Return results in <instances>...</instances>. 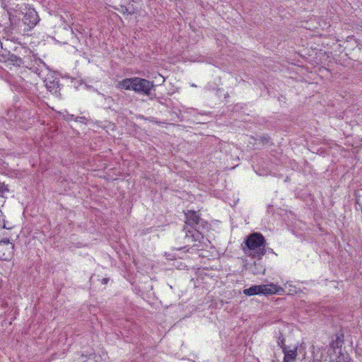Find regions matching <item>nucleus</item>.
<instances>
[{"label":"nucleus","instance_id":"obj_1","mask_svg":"<svg viewBox=\"0 0 362 362\" xmlns=\"http://www.w3.org/2000/svg\"><path fill=\"white\" fill-rule=\"evenodd\" d=\"M154 86L153 81L139 77L127 78L116 85L118 89L133 90L138 94L149 97L151 100L156 98V93L152 91Z\"/></svg>","mask_w":362,"mask_h":362},{"label":"nucleus","instance_id":"obj_2","mask_svg":"<svg viewBox=\"0 0 362 362\" xmlns=\"http://www.w3.org/2000/svg\"><path fill=\"white\" fill-rule=\"evenodd\" d=\"M242 246L245 254L252 258L260 259L267 252L266 240L260 233H252L246 236Z\"/></svg>","mask_w":362,"mask_h":362},{"label":"nucleus","instance_id":"obj_3","mask_svg":"<svg viewBox=\"0 0 362 362\" xmlns=\"http://www.w3.org/2000/svg\"><path fill=\"white\" fill-rule=\"evenodd\" d=\"M185 224L187 227H190L197 231H207L209 229V223L202 218L198 212L189 210L185 213Z\"/></svg>","mask_w":362,"mask_h":362},{"label":"nucleus","instance_id":"obj_4","mask_svg":"<svg viewBox=\"0 0 362 362\" xmlns=\"http://www.w3.org/2000/svg\"><path fill=\"white\" fill-rule=\"evenodd\" d=\"M23 21L25 25L32 28L39 22L40 18L34 8H29L25 13Z\"/></svg>","mask_w":362,"mask_h":362},{"label":"nucleus","instance_id":"obj_5","mask_svg":"<svg viewBox=\"0 0 362 362\" xmlns=\"http://www.w3.org/2000/svg\"><path fill=\"white\" fill-rule=\"evenodd\" d=\"M14 245L0 243V259L10 260L13 255Z\"/></svg>","mask_w":362,"mask_h":362},{"label":"nucleus","instance_id":"obj_6","mask_svg":"<svg viewBox=\"0 0 362 362\" xmlns=\"http://www.w3.org/2000/svg\"><path fill=\"white\" fill-rule=\"evenodd\" d=\"M184 230H185V239L187 240L186 243H193L195 241H200L203 238V231H197L194 229H188L187 226H185Z\"/></svg>","mask_w":362,"mask_h":362},{"label":"nucleus","instance_id":"obj_7","mask_svg":"<svg viewBox=\"0 0 362 362\" xmlns=\"http://www.w3.org/2000/svg\"><path fill=\"white\" fill-rule=\"evenodd\" d=\"M267 284L254 285L248 288L243 290V293L246 296H254L257 294H267Z\"/></svg>","mask_w":362,"mask_h":362},{"label":"nucleus","instance_id":"obj_8","mask_svg":"<svg viewBox=\"0 0 362 362\" xmlns=\"http://www.w3.org/2000/svg\"><path fill=\"white\" fill-rule=\"evenodd\" d=\"M297 346H294L291 349L289 347H284L283 353L284 354V362H293L297 356Z\"/></svg>","mask_w":362,"mask_h":362},{"label":"nucleus","instance_id":"obj_9","mask_svg":"<svg viewBox=\"0 0 362 362\" xmlns=\"http://www.w3.org/2000/svg\"><path fill=\"white\" fill-rule=\"evenodd\" d=\"M334 337L335 338L334 339H332L329 344L330 347L332 348L333 349H341L342 346V344L344 342V332L342 331H341L340 332L337 333L335 334Z\"/></svg>","mask_w":362,"mask_h":362},{"label":"nucleus","instance_id":"obj_10","mask_svg":"<svg viewBox=\"0 0 362 362\" xmlns=\"http://www.w3.org/2000/svg\"><path fill=\"white\" fill-rule=\"evenodd\" d=\"M267 294H279L282 295L284 293L285 291L283 288L276 286L275 284H267Z\"/></svg>","mask_w":362,"mask_h":362},{"label":"nucleus","instance_id":"obj_11","mask_svg":"<svg viewBox=\"0 0 362 362\" xmlns=\"http://www.w3.org/2000/svg\"><path fill=\"white\" fill-rule=\"evenodd\" d=\"M8 59L18 66L23 63V59L21 57L10 52L8 53Z\"/></svg>","mask_w":362,"mask_h":362},{"label":"nucleus","instance_id":"obj_12","mask_svg":"<svg viewBox=\"0 0 362 362\" xmlns=\"http://www.w3.org/2000/svg\"><path fill=\"white\" fill-rule=\"evenodd\" d=\"M35 62L37 63V66L33 65V72L40 75L41 71H42V67H45L46 66V64L41 59H38L37 61H35Z\"/></svg>","mask_w":362,"mask_h":362},{"label":"nucleus","instance_id":"obj_13","mask_svg":"<svg viewBox=\"0 0 362 362\" xmlns=\"http://www.w3.org/2000/svg\"><path fill=\"white\" fill-rule=\"evenodd\" d=\"M285 339L283 337V334L280 333V336L279 337V339L277 340V344L282 349L284 347H288L284 344Z\"/></svg>","mask_w":362,"mask_h":362},{"label":"nucleus","instance_id":"obj_14","mask_svg":"<svg viewBox=\"0 0 362 362\" xmlns=\"http://www.w3.org/2000/svg\"><path fill=\"white\" fill-rule=\"evenodd\" d=\"M8 191V189L7 188V186L5 185L4 183H0V194H3Z\"/></svg>","mask_w":362,"mask_h":362},{"label":"nucleus","instance_id":"obj_15","mask_svg":"<svg viewBox=\"0 0 362 362\" xmlns=\"http://www.w3.org/2000/svg\"><path fill=\"white\" fill-rule=\"evenodd\" d=\"M0 243L12 244L11 243H10V240L8 238H4L2 240H0Z\"/></svg>","mask_w":362,"mask_h":362},{"label":"nucleus","instance_id":"obj_16","mask_svg":"<svg viewBox=\"0 0 362 362\" xmlns=\"http://www.w3.org/2000/svg\"><path fill=\"white\" fill-rule=\"evenodd\" d=\"M107 281H108V279H107V278L103 279V284H107Z\"/></svg>","mask_w":362,"mask_h":362},{"label":"nucleus","instance_id":"obj_17","mask_svg":"<svg viewBox=\"0 0 362 362\" xmlns=\"http://www.w3.org/2000/svg\"><path fill=\"white\" fill-rule=\"evenodd\" d=\"M3 228H6V229H11V227H7V225H6L5 223H4Z\"/></svg>","mask_w":362,"mask_h":362},{"label":"nucleus","instance_id":"obj_18","mask_svg":"<svg viewBox=\"0 0 362 362\" xmlns=\"http://www.w3.org/2000/svg\"><path fill=\"white\" fill-rule=\"evenodd\" d=\"M268 250H269V252H273L272 249L269 248Z\"/></svg>","mask_w":362,"mask_h":362}]
</instances>
